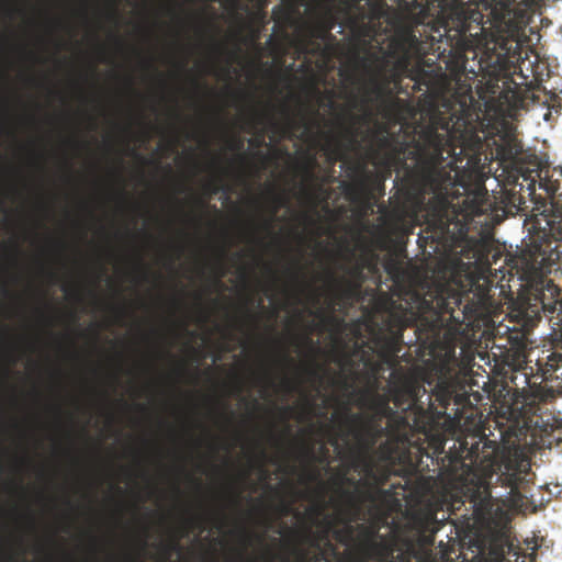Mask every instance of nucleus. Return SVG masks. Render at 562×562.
<instances>
[{"label":"nucleus","mask_w":562,"mask_h":562,"mask_svg":"<svg viewBox=\"0 0 562 562\" xmlns=\"http://www.w3.org/2000/svg\"><path fill=\"white\" fill-rule=\"evenodd\" d=\"M209 187H210L211 193H213V194H216L221 190V187L216 183H210Z\"/></svg>","instance_id":"obj_17"},{"label":"nucleus","mask_w":562,"mask_h":562,"mask_svg":"<svg viewBox=\"0 0 562 562\" xmlns=\"http://www.w3.org/2000/svg\"><path fill=\"white\" fill-rule=\"evenodd\" d=\"M315 115H316V113L312 109L311 110V122H310V127H308V132H310V146H311L312 149L316 146V135L313 133V126H314V124L316 122Z\"/></svg>","instance_id":"obj_8"},{"label":"nucleus","mask_w":562,"mask_h":562,"mask_svg":"<svg viewBox=\"0 0 562 562\" xmlns=\"http://www.w3.org/2000/svg\"><path fill=\"white\" fill-rule=\"evenodd\" d=\"M310 542H311V547L316 546V535L314 532H311Z\"/></svg>","instance_id":"obj_19"},{"label":"nucleus","mask_w":562,"mask_h":562,"mask_svg":"<svg viewBox=\"0 0 562 562\" xmlns=\"http://www.w3.org/2000/svg\"><path fill=\"white\" fill-rule=\"evenodd\" d=\"M117 11L116 9L113 7L109 13V18L113 21H116L117 20Z\"/></svg>","instance_id":"obj_18"},{"label":"nucleus","mask_w":562,"mask_h":562,"mask_svg":"<svg viewBox=\"0 0 562 562\" xmlns=\"http://www.w3.org/2000/svg\"><path fill=\"white\" fill-rule=\"evenodd\" d=\"M212 49H213L215 53L222 54V53L225 50V46H224L222 43H220V42H217V41L213 40V41H212Z\"/></svg>","instance_id":"obj_13"},{"label":"nucleus","mask_w":562,"mask_h":562,"mask_svg":"<svg viewBox=\"0 0 562 562\" xmlns=\"http://www.w3.org/2000/svg\"><path fill=\"white\" fill-rule=\"evenodd\" d=\"M308 90L311 102L316 98V72L312 69L308 78Z\"/></svg>","instance_id":"obj_7"},{"label":"nucleus","mask_w":562,"mask_h":562,"mask_svg":"<svg viewBox=\"0 0 562 562\" xmlns=\"http://www.w3.org/2000/svg\"><path fill=\"white\" fill-rule=\"evenodd\" d=\"M119 195H120V198L124 199L125 198V192L123 190H121Z\"/></svg>","instance_id":"obj_26"},{"label":"nucleus","mask_w":562,"mask_h":562,"mask_svg":"<svg viewBox=\"0 0 562 562\" xmlns=\"http://www.w3.org/2000/svg\"><path fill=\"white\" fill-rule=\"evenodd\" d=\"M178 548H179V546H178V542H177V541L171 542V543L169 544V547H168V549H169V550H176V549H178Z\"/></svg>","instance_id":"obj_22"},{"label":"nucleus","mask_w":562,"mask_h":562,"mask_svg":"<svg viewBox=\"0 0 562 562\" xmlns=\"http://www.w3.org/2000/svg\"><path fill=\"white\" fill-rule=\"evenodd\" d=\"M225 254H226L225 250L222 249L221 254H220V259L215 265V269H216L215 281L217 283H221V278H223L225 276V270H224V265H223V257L225 256Z\"/></svg>","instance_id":"obj_6"},{"label":"nucleus","mask_w":562,"mask_h":562,"mask_svg":"<svg viewBox=\"0 0 562 562\" xmlns=\"http://www.w3.org/2000/svg\"><path fill=\"white\" fill-rule=\"evenodd\" d=\"M144 278H147V271L144 270V273H143Z\"/></svg>","instance_id":"obj_34"},{"label":"nucleus","mask_w":562,"mask_h":562,"mask_svg":"<svg viewBox=\"0 0 562 562\" xmlns=\"http://www.w3.org/2000/svg\"><path fill=\"white\" fill-rule=\"evenodd\" d=\"M0 294L3 296H8L11 294L10 285L8 281L0 273Z\"/></svg>","instance_id":"obj_11"},{"label":"nucleus","mask_w":562,"mask_h":562,"mask_svg":"<svg viewBox=\"0 0 562 562\" xmlns=\"http://www.w3.org/2000/svg\"><path fill=\"white\" fill-rule=\"evenodd\" d=\"M113 37H114L115 43L117 45L122 46V41L116 35H114Z\"/></svg>","instance_id":"obj_25"},{"label":"nucleus","mask_w":562,"mask_h":562,"mask_svg":"<svg viewBox=\"0 0 562 562\" xmlns=\"http://www.w3.org/2000/svg\"><path fill=\"white\" fill-rule=\"evenodd\" d=\"M245 318L250 323H257V317L254 313H251L249 310H246L245 312Z\"/></svg>","instance_id":"obj_14"},{"label":"nucleus","mask_w":562,"mask_h":562,"mask_svg":"<svg viewBox=\"0 0 562 562\" xmlns=\"http://www.w3.org/2000/svg\"><path fill=\"white\" fill-rule=\"evenodd\" d=\"M238 532H239V536H240V539H241L243 543L246 547L249 546L250 541H251L252 535L245 527H240Z\"/></svg>","instance_id":"obj_10"},{"label":"nucleus","mask_w":562,"mask_h":562,"mask_svg":"<svg viewBox=\"0 0 562 562\" xmlns=\"http://www.w3.org/2000/svg\"><path fill=\"white\" fill-rule=\"evenodd\" d=\"M311 562H316V561H314V559L312 558V559H311Z\"/></svg>","instance_id":"obj_37"},{"label":"nucleus","mask_w":562,"mask_h":562,"mask_svg":"<svg viewBox=\"0 0 562 562\" xmlns=\"http://www.w3.org/2000/svg\"><path fill=\"white\" fill-rule=\"evenodd\" d=\"M128 87L132 88V81L128 79Z\"/></svg>","instance_id":"obj_35"},{"label":"nucleus","mask_w":562,"mask_h":562,"mask_svg":"<svg viewBox=\"0 0 562 562\" xmlns=\"http://www.w3.org/2000/svg\"><path fill=\"white\" fill-rule=\"evenodd\" d=\"M314 173L311 172V190H310V249H311V279H310V302L312 308L316 304V274L314 272V260H316V220L313 214L316 213V188L314 186Z\"/></svg>","instance_id":"obj_2"},{"label":"nucleus","mask_w":562,"mask_h":562,"mask_svg":"<svg viewBox=\"0 0 562 562\" xmlns=\"http://www.w3.org/2000/svg\"><path fill=\"white\" fill-rule=\"evenodd\" d=\"M270 224L268 222L265 223V227L269 228Z\"/></svg>","instance_id":"obj_32"},{"label":"nucleus","mask_w":562,"mask_h":562,"mask_svg":"<svg viewBox=\"0 0 562 562\" xmlns=\"http://www.w3.org/2000/svg\"><path fill=\"white\" fill-rule=\"evenodd\" d=\"M308 376L311 387L314 389L316 385V347L312 344L310 348V369Z\"/></svg>","instance_id":"obj_3"},{"label":"nucleus","mask_w":562,"mask_h":562,"mask_svg":"<svg viewBox=\"0 0 562 562\" xmlns=\"http://www.w3.org/2000/svg\"><path fill=\"white\" fill-rule=\"evenodd\" d=\"M311 499L308 504L307 515L312 525L316 524V490L311 488Z\"/></svg>","instance_id":"obj_5"},{"label":"nucleus","mask_w":562,"mask_h":562,"mask_svg":"<svg viewBox=\"0 0 562 562\" xmlns=\"http://www.w3.org/2000/svg\"><path fill=\"white\" fill-rule=\"evenodd\" d=\"M310 431H311V436L313 437V436H314V434L316 432V425H315V424H313V423H312V424L310 425Z\"/></svg>","instance_id":"obj_23"},{"label":"nucleus","mask_w":562,"mask_h":562,"mask_svg":"<svg viewBox=\"0 0 562 562\" xmlns=\"http://www.w3.org/2000/svg\"><path fill=\"white\" fill-rule=\"evenodd\" d=\"M311 315L313 317H316V314L311 310ZM310 330L313 333L314 330H316V322H315V318H313L310 323Z\"/></svg>","instance_id":"obj_16"},{"label":"nucleus","mask_w":562,"mask_h":562,"mask_svg":"<svg viewBox=\"0 0 562 562\" xmlns=\"http://www.w3.org/2000/svg\"><path fill=\"white\" fill-rule=\"evenodd\" d=\"M115 310H116V312H117L119 314H121V315H122V314H125V308H124V307H116Z\"/></svg>","instance_id":"obj_24"},{"label":"nucleus","mask_w":562,"mask_h":562,"mask_svg":"<svg viewBox=\"0 0 562 562\" xmlns=\"http://www.w3.org/2000/svg\"><path fill=\"white\" fill-rule=\"evenodd\" d=\"M146 67L153 68V64L150 61H146Z\"/></svg>","instance_id":"obj_28"},{"label":"nucleus","mask_w":562,"mask_h":562,"mask_svg":"<svg viewBox=\"0 0 562 562\" xmlns=\"http://www.w3.org/2000/svg\"><path fill=\"white\" fill-rule=\"evenodd\" d=\"M186 189H187V187L181 186V188H180V190H179V191H180V192H183Z\"/></svg>","instance_id":"obj_31"},{"label":"nucleus","mask_w":562,"mask_h":562,"mask_svg":"<svg viewBox=\"0 0 562 562\" xmlns=\"http://www.w3.org/2000/svg\"><path fill=\"white\" fill-rule=\"evenodd\" d=\"M231 1H232V4H233L234 7H236V5H237V3H238V0H231Z\"/></svg>","instance_id":"obj_29"},{"label":"nucleus","mask_w":562,"mask_h":562,"mask_svg":"<svg viewBox=\"0 0 562 562\" xmlns=\"http://www.w3.org/2000/svg\"><path fill=\"white\" fill-rule=\"evenodd\" d=\"M310 166H311L312 169L314 168V166H316V156L315 155H311V157H310Z\"/></svg>","instance_id":"obj_20"},{"label":"nucleus","mask_w":562,"mask_h":562,"mask_svg":"<svg viewBox=\"0 0 562 562\" xmlns=\"http://www.w3.org/2000/svg\"><path fill=\"white\" fill-rule=\"evenodd\" d=\"M252 405H254V407H257L259 404H258V402L256 400H254L252 401Z\"/></svg>","instance_id":"obj_30"},{"label":"nucleus","mask_w":562,"mask_h":562,"mask_svg":"<svg viewBox=\"0 0 562 562\" xmlns=\"http://www.w3.org/2000/svg\"><path fill=\"white\" fill-rule=\"evenodd\" d=\"M310 461H311V470H310V481L311 483L316 481V469L314 468V463L316 462V453L314 451V445L312 443L310 450Z\"/></svg>","instance_id":"obj_9"},{"label":"nucleus","mask_w":562,"mask_h":562,"mask_svg":"<svg viewBox=\"0 0 562 562\" xmlns=\"http://www.w3.org/2000/svg\"><path fill=\"white\" fill-rule=\"evenodd\" d=\"M244 148V142L240 138L233 139L229 143V149L240 151Z\"/></svg>","instance_id":"obj_12"},{"label":"nucleus","mask_w":562,"mask_h":562,"mask_svg":"<svg viewBox=\"0 0 562 562\" xmlns=\"http://www.w3.org/2000/svg\"><path fill=\"white\" fill-rule=\"evenodd\" d=\"M146 544H147V543H146V541L144 540V541L142 542V547H143V548H145V547H146Z\"/></svg>","instance_id":"obj_33"},{"label":"nucleus","mask_w":562,"mask_h":562,"mask_svg":"<svg viewBox=\"0 0 562 562\" xmlns=\"http://www.w3.org/2000/svg\"><path fill=\"white\" fill-rule=\"evenodd\" d=\"M238 158H239V160H240V161H244V160H245V154H240V155L238 156Z\"/></svg>","instance_id":"obj_27"},{"label":"nucleus","mask_w":562,"mask_h":562,"mask_svg":"<svg viewBox=\"0 0 562 562\" xmlns=\"http://www.w3.org/2000/svg\"><path fill=\"white\" fill-rule=\"evenodd\" d=\"M249 143H250L251 145H254V146H261V144H262V139H258V140H256V139H250V140H249Z\"/></svg>","instance_id":"obj_21"},{"label":"nucleus","mask_w":562,"mask_h":562,"mask_svg":"<svg viewBox=\"0 0 562 562\" xmlns=\"http://www.w3.org/2000/svg\"><path fill=\"white\" fill-rule=\"evenodd\" d=\"M49 276L55 278V273L54 272H49Z\"/></svg>","instance_id":"obj_36"},{"label":"nucleus","mask_w":562,"mask_h":562,"mask_svg":"<svg viewBox=\"0 0 562 562\" xmlns=\"http://www.w3.org/2000/svg\"><path fill=\"white\" fill-rule=\"evenodd\" d=\"M307 11L310 14V20H311L310 36H311V41L313 42V40L316 37V22L314 20L315 15H316V0H310V3L307 5Z\"/></svg>","instance_id":"obj_4"},{"label":"nucleus","mask_w":562,"mask_h":562,"mask_svg":"<svg viewBox=\"0 0 562 562\" xmlns=\"http://www.w3.org/2000/svg\"><path fill=\"white\" fill-rule=\"evenodd\" d=\"M302 3L299 0H282L272 9L273 33L282 41L291 40L290 31H296L303 23Z\"/></svg>","instance_id":"obj_1"},{"label":"nucleus","mask_w":562,"mask_h":562,"mask_svg":"<svg viewBox=\"0 0 562 562\" xmlns=\"http://www.w3.org/2000/svg\"><path fill=\"white\" fill-rule=\"evenodd\" d=\"M310 413L312 416L316 414V400L314 396L310 400Z\"/></svg>","instance_id":"obj_15"}]
</instances>
